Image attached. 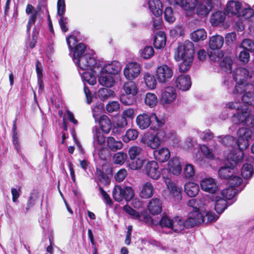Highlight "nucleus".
<instances>
[{"instance_id": "nucleus-1", "label": "nucleus", "mask_w": 254, "mask_h": 254, "mask_svg": "<svg viewBox=\"0 0 254 254\" xmlns=\"http://www.w3.org/2000/svg\"><path fill=\"white\" fill-rule=\"evenodd\" d=\"M193 44L190 41L180 43L175 49L174 58L177 62L182 61L179 65V70L182 72L188 71L193 62Z\"/></svg>"}, {"instance_id": "nucleus-2", "label": "nucleus", "mask_w": 254, "mask_h": 254, "mask_svg": "<svg viewBox=\"0 0 254 254\" xmlns=\"http://www.w3.org/2000/svg\"><path fill=\"white\" fill-rule=\"evenodd\" d=\"M225 107L231 110H235L237 113L233 117V122L236 124H244L247 126L253 123V117L251 115V111L246 105H243L240 101L229 102L225 105Z\"/></svg>"}, {"instance_id": "nucleus-3", "label": "nucleus", "mask_w": 254, "mask_h": 254, "mask_svg": "<svg viewBox=\"0 0 254 254\" xmlns=\"http://www.w3.org/2000/svg\"><path fill=\"white\" fill-rule=\"evenodd\" d=\"M233 78L236 82L233 94L242 92L243 90L242 87L247 84L245 82L249 80L251 82H254V72L250 73V71L245 67H239L237 68L233 73Z\"/></svg>"}, {"instance_id": "nucleus-4", "label": "nucleus", "mask_w": 254, "mask_h": 254, "mask_svg": "<svg viewBox=\"0 0 254 254\" xmlns=\"http://www.w3.org/2000/svg\"><path fill=\"white\" fill-rule=\"evenodd\" d=\"M74 63L80 69L82 70L90 69L93 72H94V67L97 65H99V63H97L94 57L87 52L82 57L75 61Z\"/></svg>"}, {"instance_id": "nucleus-5", "label": "nucleus", "mask_w": 254, "mask_h": 254, "mask_svg": "<svg viewBox=\"0 0 254 254\" xmlns=\"http://www.w3.org/2000/svg\"><path fill=\"white\" fill-rule=\"evenodd\" d=\"M252 131L247 127L240 128L237 132V145L240 149H246L252 140Z\"/></svg>"}, {"instance_id": "nucleus-6", "label": "nucleus", "mask_w": 254, "mask_h": 254, "mask_svg": "<svg viewBox=\"0 0 254 254\" xmlns=\"http://www.w3.org/2000/svg\"><path fill=\"white\" fill-rule=\"evenodd\" d=\"M140 64L135 62L127 63L123 70L124 75L128 80H133L136 78L141 72Z\"/></svg>"}, {"instance_id": "nucleus-7", "label": "nucleus", "mask_w": 254, "mask_h": 254, "mask_svg": "<svg viewBox=\"0 0 254 254\" xmlns=\"http://www.w3.org/2000/svg\"><path fill=\"white\" fill-rule=\"evenodd\" d=\"M173 71L168 65L163 64L158 66L155 72L156 79L160 83H165L172 77Z\"/></svg>"}, {"instance_id": "nucleus-8", "label": "nucleus", "mask_w": 254, "mask_h": 254, "mask_svg": "<svg viewBox=\"0 0 254 254\" xmlns=\"http://www.w3.org/2000/svg\"><path fill=\"white\" fill-rule=\"evenodd\" d=\"M144 172L150 179L157 180L161 177V171L156 161H148L144 166Z\"/></svg>"}, {"instance_id": "nucleus-9", "label": "nucleus", "mask_w": 254, "mask_h": 254, "mask_svg": "<svg viewBox=\"0 0 254 254\" xmlns=\"http://www.w3.org/2000/svg\"><path fill=\"white\" fill-rule=\"evenodd\" d=\"M187 225L189 228L200 225L205 221V217L200 211L198 210L190 211L188 215Z\"/></svg>"}, {"instance_id": "nucleus-10", "label": "nucleus", "mask_w": 254, "mask_h": 254, "mask_svg": "<svg viewBox=\"0 0 254 254\" xmlns=\"http://www.w3.org/2000/svg\"><path fill=\"white\" fill-rule=\"evenodd\" d=\"M243 91L234 95L241 94L244 92L242 97V102L243 105H251L254 103V86L252 84H247L242 87Z\"/></svg>"}, {"instance_id": "nucleus-11", "label": "nucleus", "mask_w": 254, "mask_h": 254, "mask_svg": "<svg viewBox=\"0 0 254 254\" xmlns=\"http://www.w3.org/2000/svg\"><path fill=\"white\" fill-rule=\"evenodd\" d=\"M95 68L98 70V71H103L112 75L117 74L121 71L122 68L120 63L117 61H113L110 63H106L103 65L99 63V65H97Z\"/></svg>"}, {"instance_id": "nucleus-12", "label": "nucleus", "mask_w": 254, "mask_h": 254, "mask_svg": "<svg viewBox=\"0 0 254 254\" xmlns=\"http://www.w3.org/2000/svg\"><path fill=\"white\" fill-rule=\"evenodd\" d=\"M94 72L98 75V82L102 86L110 88L115 84V80L113 75L103 71H98L95 67Z\"/></svg>"}, {"instance_id": "nucleus-13", "label": "nucleus", "mask_w": 254, "mask_h": 254, "mask_svg": "<svg viewBox=\"0 0 254 254\" xmlns=\"http://www.w3.org/2000/svg\"><path fill=\"white\" fill-rule=\"evenodd\" d=\"M196 13L201 16H205L210 12L214 7L213 0H202L198 2Z\"/></svg>"}, {"instance_id": "nucleus-14", "label": "nucleus", "mask_w": 254, "mask_h": 254, "mask_svg": "<svg viewBox=\"0 0 254 254\" xmlns=\"http://www.w3.org/2000/svg\"><path fill=\"white\" fill-rule=\"evenodd\" d=\"M152 114V113L144 112L137 116L136 123L140 129H145L150 127Z\"/></svg>"}, {"instance_id": "nucleus-15", "label": "nucleus", "mask_w": 254, "mask_h": 254, "mask_svg": "<svg viewBox=\"0 0 254 254\" xmlns=\"http://www.w3.org/2000/svg\"><path fill=\"white\" fill-rule=\"evenodd\" d=\"M93 146L96 149H98V153L100 155L101 152L104 149L103 147L98 149L99 145H103L106 140V137L101 130L97 127L93 128Z\"/></svg>"}, {"instance_id": "nucleus-16", "label": "nucleus", "mask_w": 254, "mask_h": 254, "mask_svg": "<svg viewBox=\"0 0 254 254\" xmlns=\"http://www.w3.org/2000/svg\"><path fill=\"white\" fill-rule=\"evenodd\" d=\"M176 97V89L173 87H167L162 92L161 102L164 104H171L175 100Z\"/></svg>"}, {"instance_id": "nucleus-17", "label": "nucleus", "mask_w": 254, "mask_h": 254, "mask_svg": "<svg viewBox=\"0 0 254 254\" xmlns=\"http://www.w3.org/2000/svg\"><path fill=\"white\" fill-rule=\"evenodd\" d=\"M172 4L180 6L183 10L187 11H193L197 4L198 0H169Z\"/></svg>"}, {"instance_id": "nucleus-18", "label": "nucleus", "mask_w": 254, "mask_h": 254, "mask_svg": "<svg viewBox=\"0 0 254 254\" xmlns=\"http://www.w3.org/2000/svg\"><path fill=\"white\" fill-rule=\"evenodd\" d=\"M200 186L202 190L211 193H215L218 187L215 180L211 178H204L200 182Z\"/></svg>"}, {"instance_id": "nucleus-19", "label": "nucleus", "mask_w": 254, "mask_h": 254, "mask_svg": "<svg viewBox=\"0 0 254 254\" xmlns=\"http://www.w3.org/2000/svg\"><path fill=\"white\" fill-rule=\"evenodd\" d=\"M140 142L154 150L157 149L161 144L155 134H145L142 137Z\"/></svg>"}, {"instance_id": "nucleus-20", "label": "nucleus", "mask_w": 254, "mask_h": 254, "mask_svg": "<svg viewBox=\"0 0 254 254\" xmlns=\"http://www.w3.org/2000/svg\"><path fill=\"white\" fill-rule=\"evenodd\" d=\"M175 83L177 87L182 91L189 90L191 85L190 77L184 74L179 75L177 78Z\"/></svg>"}, {"instance_id": "nucleus-21", "label": "nucleus", "mask_w": 254, "mask_h": 254, "mask_svg": "<svg viewBox=\"0 0 254 254\" xmlns=\"http://www.w3.org/2000/svg\"><path fill=\"white\" fill-rule=\"evenodd\" d=\"M241 3L238 0H229L226 6L225 11L228 14L238 16L241 9Z\"/></svg>"}, {"instance_id": "nucleus-22", "label": "nucleus", "mask_w": 254, "mask_h": 254, "mask_svg": "<svg viewBox=\"0 0 254 254\" xmlns=\"http://www.w3.org/2000/svg\"><path fill=\"white\" fill-rule=\"evenodd\" d=\"M168 171L174 175L178 176L182 172V166L178 157L172 158L168 163Z\"/></svg>"}, {"instance_id": "nucleus-23", "label": "nucleus", "mask_w": 254, "mask_h": 254, "mask_svg": "<svg viewBox=\"0 0 254 254\" xmlns=\"http://www.w3.org/2000/svg\"><path fill=\"white\" fill-rule=\"evenodd\" d=\"M149 213L152 215H157L162 212V202L160 199L153 198L150 199L147 205Z\"/></svg>"}, {"instance_id": "nucleus-24", "label": "nucleus", "mask_w": 254, "mask_h": 254, "mask_svg": "<svg viewBox=\"0 0 254 254\" xmlns=\"http://www.w3.org/2000/svg\"><path fill=\"white\" fill-rule=\"evenodd\" d=\"M226 19V13L222 10L213 12L210 16V22L213 26H217L223 24Z\"/></svg>"}, {"instance_id": "nucleus-25", "label": "nucleus", "mask_w": 254, "mask_h": 254, "mask_svg": "<svg viewBox=\"0 0 254 254\" xmlns=\"http://www.w3.org/2000/svg\"><path fill=\"white\" fill-rule=\"evenodd\" d=\"M154 191V188L153 185L149 182L144 183L139 193V196L144 199H147L151 197Z\"/></svg>"}, {"instance_id": "nucleus-26", "label": "nucleus", "mask_w": 254, "mask_h": 254, "mask_svg": "<svg viewBox=\"0 0 254 254\" xmlns=\"http://www.w3.org/2000/svg\"><path fill=\"white\" fill-rule=\"evenodd\" d=\"M155 159L160 162H166L170 157V152L166 147H162L153 151Z\"/></svg>"}, {"instance_id": "nucleus-27", "label": "nucleus", "mask_w": 254, "mask_h": 254, "mask_svg": "<svg viewBox=\"0 0 254 254\" xmlns=\"http://www.w3.org/2000/svg\"><path fill=\"white\" fill-rule=\"evenodd\" d=\"M166 119L164 117L157 116L154 113H152L150 129L155 131L163 128L165 126Z\"/></svg>"}, {"instance_id": "nucleus-28", "label": "nucleus", "mask_w": 254, "mask_h": 254, "mask_svg": "<svg viewBox=\"0 0 254 254\" xmlns=\"http://www.w3.org/2000/svg\"><path fill=\"white\" fill-rule=\"evenodd\" d=\"M212 200L215 202V209L218 213H222L227 208L226 199L214 194L212 197Z\"/></svg>"}, {"instance_id": "nucleus-29", "label": "nucleus", "mask_w": 254, "mask_h": 254, "mask_svg": "<svg viewBox=\"0 0 254 254\" xmlns=\"http://www.w3.org/2000/svg\"><path fill=\"white\" fill-rule=\"evenodd\" d=\"M148 6L155 16H160L162 15L163 6L160 0H149Z\"/></svg>"}, {"instance_id": "nucleus-30", "label": "nucleus", "mask_w": 254, "mask_h": 254, "mask_svg": "<svg viewBox=\"0 0 254 254\" xmlns=\"http://www.w3.org/2000/svg\"><path fill=\"white\" fill-rule=\"evenodd\" d=\"M135 116V112L133 109L128 108L124 110L122 115L121 123H118V126L121 127H124L127 124V119L132 120Z\"/></svg>"}, {"instance_id": "nucleus-31", "label": "nucleus", "mask_w": 254, "mask_h": 254, "mask_svg": "<svg viewBox=\"0 0 254 254\" xmlns=\"http://www.w3.org/2000/svg\"><path fill=\"white\" fill-rule=\"evenodd\" d=\"M172 230L176 233H180L185 228H189L187 224V220H184L179 217L173 219Z\"/></svg>"}, {"instance_id": "nucleus-32", "label": "nucleus", "mask_w": 254, "mask_h": 254, "mask_svg": "<svg viewBox=\"0 0 254 254\" xmlns=\"http://www.w3.org/2000/svg\"><path fill=\"white\" fill-rule=\"evenodd\" d=\"M102 130L106 134H108L112 127L111 122L106 115H102L97 120Z\"/></svg>"}, {"instance_id": "nucleus-33", "label": "nucleus", "mask_w": 254, "mask_h": 254, "mask_svg": "<svg viewBox=\"0 0 254 254\" xmlns=\"http://www.w3.org/2000/svg\"><path fill=\"white\" fill-rule=\"evenodd\" d=\"M224 44V38L219 35L212 36L209 39V46L213 50L220 49Z\"/></svg>"}, {"instance_id": "nucleus-34", "label": "nucleus", "mask_w": 254, "mask_h": 254, "mask_svg": "<svg viewBox=\"0 0 254 254\" xmlns=\"http://www.w3.org/2000/svg\"><path fill=\"white\" fill-rule=\"evenodd\" d=\"M107 146L112 151H117L121 149L123 147V143L120 140H117L112 136L107 138Z\"/></svg>"}, {"instance_id": "nucleus-35", "label": "nucleus", "mask_w": 254, "mask_h": 254, "mask_svg": "<svg viewBox=\"0 0 254 254\" xmlns=\"http://www.w3.org/2000/svg\"><path fill=\"white\" fill-rule=\"evenodd\" d=\"M199 190V188L197 184L193 182H188L185 185V191L190 197L196 196Z\"/></svg>"}, {"instance_id": "nucleus-36", "label": "nucleus", "mask_w": 254, "mask_h": 254, "mask_svg": "<svg viewBox=\"0 0 254 254\" xmlns=\"http://www.w3.org/2000/svg\"><path fill=\"white\" fill-rule=\"evenodd\" d=\"M123 210L130 217L135 220L139 221H143L145 219L147 216H142V214L135 210L132 208L130 206L128 205H125L123 207Z\"/></svg>"}, {"instance_id": "nucleus-37", "label": "nucleus", "mask_w": 254, "mask_h": 254, "mask_svg": "<svg viewBox=\"0 0 254 254\" xmlns=\"http://www.w3.org/2000/svg\"><path fill=\"white\" fill-rule=\"evenodd\" d=\"M166 43V38L165 33L160 31L155 36L154 46L156 49H161L164 47Z\"/></svg>"}, {"instance_id": "nucleus-38", "label": "nucleus", "mask_w": 254, "mask_h": 254, "mask_svg": "<svg viewBox=\"0 0 254 254\" xmlns=\"http://www.w3.org/2000/svg\"><path fill=\"white\" fill-rule=\"evenodd\" d=\"M124 91L125 93L136 95L138 92L137 84L132 80H128L126 82L123 87Z\"/></svg>"}, {"instance_id": "nucleus-39", "label": "nucleus", "mask_w": 254, "mask_h": 254, "mask_svg": "<svg viewBox=\"0 0 254 254\" xmlns=\"http://www.w3.org/2000/svg\"><path fill=\"white\" fill-rule=\"evenodd\" d=\"M157 131V132L155 135L157 136L158 138L160 140V142L161 143L168 139H171L175 134L174 131H171L168 130L160 129Z\"/></svg>"}, {"instance_id": "nucleus-40", "label": "nucleus", "mask_w": 254, "mask_h": 254, "mask_svg": "<svg viewBox=\"0 0 254 254\" xmlns=\"http://www.w3.org/2000/svg\"><path fill=\"white\" fill-rule=\"evenodd\" d=\"M165 183L168 189L173 194L177 199H180L181 198V193L180 189L178 188L176 185L172 183L171 181L167 178L165 180Z\"/></svg>"}, {"instance_id": "nucleus-41", "label": "nucleus", "mask_w": 254, "mask_h": 254, "mask_svg": "<svg viewBox=\"0 0 254 254\" xmlns=\"http://www.w3.org/2000/svg\"><path fill=\"white\" fill-rule=\"evenodd\" d=\"M243 150L239 148V149L231 152L228 156V160L233 162L235 164L241 161L244 156Z\"/></svg>"}, {"instance_id": "nucleus-42", "label": "nucleus", "mask_w": 254, "mask_h": 254, "mask_svg": "<svg viewBox=\"0 0 254 254\" xmlns=\"http://www.w3.org/2000/svg\"><path fill=\"white\" fill-rule=\"evenodd\" d=\"M91 72L85 71L81 73L79 71L83 81L87 82L90 85H93L96 83V78L94 75L95 73L92 71Z\"/></svg>"}, {"instance_id": "nucleus-43", "label": "nucleus", "mask_w": 254, "mask_h": 254, "mask_svg": "<svg viewBox=\"0 0 254 254\" xmlns=\"http://www.w3.org/2000/svg\"><path fill=\"white\" fill-rule=\"evenodd\" d=\"M138 136V132L137 129L130 128L127 130L126 134L123 136V140L125 143H128L136 139Z\"/></svg>"}, {"instance_id": "nucleus-44", "label": "nucleus", "mask_w": 254, "mask_h": 254, "mask_svg": "<svg viewBox=\"0 0 254 254\" xmlns=\"http://www.w3.org/2000/svg\"><path fill=\"white\" fill-rule=\"evenodd\" d=\"M143 149L141 147L136 145H133L129 148L128 154L130 160L135 159L136 158H139L140 155L142 153Z\"/></svg>"}, {"instance_id": "nucleus-45", "label": "nucleus", "mask_w": 254, "mask_h": 254, "mask_svg": "<svg viewBox=\"0 0 254 254\" xmlns=\"http://www.w3.org/2000/svg\"><path fill=\"white\" fill-rule=\"evenodd\" d=\"M139 54L140 57L143 59H149L153 56L154 50L152 47L147 46L140 49Z\"/></svg>"}, {"instance_id": "nucleus-46", "label": "nucleus", "mask_w": 254, "mask_h": 254, "mask_svg": "<svg viewBox=\"0 0 254 254\" xmlns=\"http://www.w3.org/2000/svg\"><path fill=\"white\" fill-rule=\"evenodd\" d=\"M144 80L146 86L148 88L150 89L155 88L157 83L156 80L155 79L153 75L148 72L145 73L144 75Z\"/></svg>"}, {"instance_id": "nucleus-47", "label": "nucleus", "mask_w": 254, "mask_h": 254, "mask_svg": "<svg viewBox=\"0 0 254 254\" xmlns=\"http://www.w3.org/2000/svg\"><path fill=\"white\" fill-rule=\"evenodd\" d=\"M135 95L124 92L120 96V101L125 105H131L135 102Z\"/></svg>"}, {"instance_id": "nucleus-48", "label": "nucleus", "mask_w": 254, "mask_h": 254, "mask_svg": "<svg viewBox=\"0 0 254 254\" xmlns=\"http://www.w3.org/2000/svg\"><path fill=\"white\" fill-rule=\"evenodd\" d=\"M254 168L251 164L245 163L243 165L241 169L242 177L246 179L250 178L253 173Z\"/></svg>"}, {"instance_id": "nucleus-49", "label": "nucleus", "mask_w": 254, "mask_h": 254, "mask_svg": "<svg viewBox=\"0 0 254 254\" xmlns=\"http://www.w3.org/2000/svg\"><path fill=\"white\" fill-rule=\"evenodd\" d=\"M104 110V106L100 102H97L92 108L93 117L95 119V122H97L99 119L100 115L102 114Z\"/></svg>"}, {"instance_id": "nucleus-50", "label": "nucleus", "mask_w": 254, "mask_h": 254, "mask_svg": "<svg viewBox=\"0 0 254 254\" xmlns=\"http://www.w3.org/2000/svg\"><path fill=\"white\" fill-rule=\"evenodd\" d=\"M144 102L146 105L150 108H153L156 105L158 102L157 97L153 93H147L146 94Z\"/></svg>"}, {"instance_id": "nucleus-51", "label": "nucleus", "mask_w": 254, "mask_h": 254, "mask_svg": "<svg viewBox=\"0 0 254 254\" xmlns=\"http://www.w3.org/2000/svg\"><path fill=\"white\" fill-rule=\"evenodd\" d=\"M124 190L121 186L116 185L113 190V196L114 199L118 202H121L124 199Z\"/></svg>"}, {"instance_id": "nucleus-52", "label": "nucleus", "mask_w": 254, "mask_h": 254, "mask_svg": "<svg viewBox=\"0 0 254 254\" xmlns=\"http://www.w3.org/2000/svg\"><path fill=\"white\" fill-rule=\"evenodd\" d=\"M86 47L84 44L79 43L78 44L74 49L73 54V61L75 62L78 59H79L81 57L84 55L83 54L85 52Z\"/></svg>"}, {"instance_id": "nucleus-53", "label": "nucleus", "mask_w": 254, "mask_h": 254, "mask_svg": "<svg viewBox=\"0 0 254 254\" xmlns=\"http://www.w3.org/2000/svg\"><path fill=\"white\" fill-rule=\"evenodd\" d=\"M207 37V33L203 29H199L194 31L191 34L192 39L194 41H198L199 40H204Z\"/></svg>"}, {"instance_id": "nucleus-54", "label": "nucleus", "mask_w": 254, "mask_h": 254, "mask_svg": "<svg viewBox=\"0 0 254 254\" xmlns=\"http://www.w3.org/2000/svg\"><path fill=\"white\" fill-rule=\"evenodd\" d=\"M234 168L229 167H221L218 171V174L220 177L228 179L229 177L233 176L234 173Z\"/></svg>"}, {"instance_id": "nucleus-55", "label": "nucleus", "mask_w": 254, "mask_h": 254, "mask_svg": "<svg viewBox=\"0 0 254 254\" xmlns=\"http://www.w3.org/2000/svg\"><path fill=\"white\" fill-rule=\"evenodd\" d=\"M254 14V10L249 6L246 7H241V9L239 11L238 17H244L248 19L251 17Z\"/></svg>"}, {"instance_id": "nucleus-56", "label": "nucleus", "mask_w": 254, "mask_h": 254, "mask_svg": "<svg viewBox=\"0 0 254 254\" xmlns=\"http://www.w3.org/2000/svg\"><path fill=\"white\" fill-rule=\"evenodd\" d=\"M98 95L101 99H107L109 97L114 96L115 93L111 89L102 88L99 89Z\"/></svg>"}, {"instance_id": "nucleus-57", "label": "nucleus", "mask_w": 254, "mask_h": 254, "mask_svg": "<svg viewBox=\"0 0 254 254\" xmlns=\"http://www.w3.org/2000/svg\"><path fill=\"white\" fill-rule=\"evenodd\" d=\"M184 177L187 179H192L195 175V170L192 164H187L184 170Z\"/></svg>"}, {"instance_id": "nucleus-58", "label": "nucleus", "mask_w": 254, "mask_h": 254, "mask_svg": "<svg viewBox=\"0 0 254 254\" xmlns=\"http://www.w3.org/2000/svg\"><path fill=\"white\" fill-rule=\"evenodd\" d=\"M233 64L232 59L229 57H226L220 63V66L226 72H229L231 71Z\"/></svg>"}, {"instance_id": "nucleus-59", "label": "nucleus", "mask_w": 254, "mask_h": 254, "mask_svg": "<svg viewBox=\"0 0 254 254\" xmlns=\"http://www.w3.org/2000/svg\"><path fill=\"white\" fill-rule=\"evenodd\" d=\"M127 158V155L123 152H119L114 154L113 156V161L115 164L122 165Z\"/></svg>"}, {"instance_id": "nucleus-60", "label": "nucleus", "mask_w": 254, "mask_h": 254, "mask_svg": "<svg viewBox=\"0 0 254 254\" xmlns=\"http://www.w3.org/2000/svg\"><path fill=\"white\" fill-rule=\"evenodd\" d=\"M236 194V189L232 187L224 189L221 191V195L226 199L233 198Z\"/></svg>"}, {"instance_id": "nucleus-61", "label": "nucleus", "mask_w": 254, "mask_h": 254, "mask_svg": "<svg viewBox=\"0 0 254 254\" xmlns=\"http://www.w3.org/2000/svg\"><path fill=\"white\" fill-rule=\"evenodd\" d=\"M131 162L128 164L129 168L132 170H136L140 169L143 164L144 160L141 158H136L135 159L131 160Z\"/></svg>"}, {"instance_id": "nucleus-62", "label": "nucleus", "mask_w": 254, "mask_h": 254, "mask_svg": "<svg viewBox=\"0 0 254 254\" xmlns=\"http://www.w3.org/2000/svg\"><path fill=\"white\" fill-rule=\"evenodd\" d=\"M228 179V185L229 187H232L234 188L238 187L242 182V179L238 176L234 175V173L233 174V176L229 177Z\"/></svg>"}, {"instance_id": "nucleus-63", "label": "nucleus", "mask_w": 254, "mask_h": 254, "mask_svg": "<svg viewBox=\"0 0 254 254\" xmlns=\"http://www.w3.org/2000/svg\"><path fill=\"white\" fill-rule=\"evenodd\" d=\"M239 48H243L248 51H254V42L250 39H246L243 41Z\"/></svg>"}, {"instance_id": "nucleus-64", "label": "nucleus", "mask_w": 254, "mask_h": 254, "mask_svg": "<svg viewBox=\"0 0 254 254\" xmlns=\"http://www.w3.org/2000/svg\"><path fill=\"white\" fill-rule=\"evenodd\" d=\"M124 190V199L126 201L131 200L134 197L135 193L133 190L130 187H126L123 188Z\"/></svg>"}]
</instances>
